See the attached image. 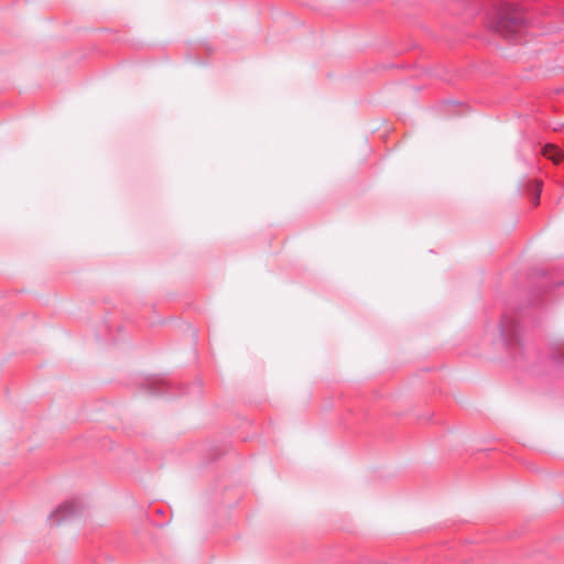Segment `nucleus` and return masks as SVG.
<instances>
[{
  "mask_svg": "<svg viewBox=\"0 0 564 564\" xmlns=\"http://www.w3.org/2000/svg\"><path fill=\"white\" fill-rule=\"evenodd\" d=\"M535 186H536L538 194L535 196L534 204L536 205L539 203V195L541 192V183L536 182Z\"/></svg>",
  "mask_w": 564,
  "mask_h": 564,
  "instance_id": "7ed1b4c3",
  "label": "nucleus"
},
{
  "mask_svg": "<svg viewBox=\"0 0 564 564\" xmlns=\"http://www.w3.org/2000/svg\"><path fill=\"white\" fill-rule=\"evenodd\" d=\"M524 19L514 8H505L498 15L495 29L505 36L514 33L522 24Z\"/></svg>",
  "mask_w": 564,
  "mask_h": 564,
  "instance_id": "f257e3e1",
  "label": "nucleus"
},
{
  "mask_svg": "<svg viewBox=\"0 0 564 564\" xmlns=\"http://www.w3.org/2000/svg\"><path fill=\"white\" fill-rule=\"evenodd\" d=\"M543 156L558 164L564 159L563 152L554 144H546L542 150Z\"/></svg>",
  "mask_w": 564,
  "mask_h": 564,
  "instance_id": "f03ea898",
  "label": "nucleus"
}]
</instances>
